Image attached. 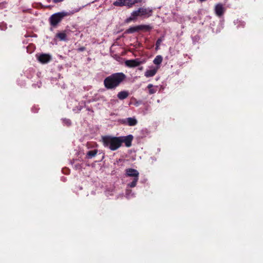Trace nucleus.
<instances>
[{
	"mask_svg": "<svg viewBox=\"0 0 263 263\" xmlns=\"http://www.w3.org/2000/svg\"><path fill=\"white\" fill-rule=\"evenodd\" d=\"M133 139L134 137L132 135L120 137L106 135L102 137V142L105 147L115 151L122 146L123 143L127 147H130Z\"/></svg>",
	"mask_w": 263,
	"mask_h": 263,
	"instance_id": "nucleus-1",
	"label": "nucleus"
},
{
	"mask_svg": "<svg viewBox=\"0 0 263 263\" xmlns=\"http://www.w3.org/2000/svg\"><path fill=\"white\" fill-rule=\"evenodd\" d=\"M126 79L123 72H117L106 77L104 80V85L107 89H113L119 86Z\"/></svg>",
	"mask_w": 263,
	"mask_h": 263,
	"instance_id": "nucleus-2",
	"label": "nucleus"
},
{
	"mask_svg": "<svg viewBox=\"0 0 263 263\" xmlns=\"http://www.w3.org/2000/svg\"><path fill=\"white\" fill-rule=\"evenodd\" d=\"M80 9H77L69 12L62 11L53 14L49 18V22L51 26L56 27L62 21L64 17L71 15L74 13L79 12Z\"/></svg>",
	"mask_w": 263,
	"mask_h": 263,
	"instance_id": "nucleus-3",
	"label": "nucleus"
},
{
	"mask_svg": "<svg viewBox=\"0 0 263 263\" xmlns=\"http://www.w3.org/2000/svg\"><path fill=\"white\" fill-rule=\"evenodd\" d=\"M126 175L133 177L132 181L128 184V186L130 187H135L139 180V173L138 171L134 168H127L126 170Z\"/></svg>",
	"mask_w": 263,
	"mask_h": 263,
	"instance_id": "nucleus-4",
	"label": "nucleus"
},
{
	"mask_svg": "<svg viewBox=\"0 0 263 263\" xmlns=\"http://www.w3.org/2000/svg\"><path fill=\"white\" fill-rule=\"evenodd\" d=\"M152 29V27H151L149 25H138L136 26H133L129 27L128 29L126 30L125 33L130 34V33H133L136 32H139L141 30H144V31H149Z\"/></svg>",
	"mask_w": 263,
	"mask_h": 263,
	"instance_id": "nucleus-5",
	"label": "nucleus"
},
{
	"mask_svg": "<svg viewBox=\"0 0 263 263\" xmlns=\"http://www.w3.org/2000/svg\"><path fill=\"white\" fill-rule=\"evenodd\" d=\"M145 63L144 60H140L139 59H135L133 60H128L125 61L126 66L129 68H134L139 66L142 64Z\"/></svg>",
	"mask_w": 263,
	"mask_h": 263,
	"instance_id": "nucleus-6",
	"label": "nucleus"
},
{
	"mask_svg": "<svg viewBox=\"0 0 263 263\" xmlns=\"http://www.w3.org/2000/svg\"><path fill=\"white\" fill-rule=\"evenodd\" d=\"M38 61L42 63L46 64L50 62L51 59V56L49 54L42 53L37 58Z\"/></svg>",
	"mask_w": 263,
	"mask_h": 263,
	"instance_id": "nucleus-7",
	"label": "nucleus"
},
{
	"mask_svg": "<svg viewBox=\"0 0 263 263\" xmlns=\"http://www.w3.org/2000/svg\"><path fill=\"white\" fill-rule=\"evenodd\" d=\"M138 11L140 13V16H145L146 17H149L152 15L153 11L149 8H144L141 7L138 9Z\"/></svg>",
	"mask_w": 263,
	"mask_h": 263,
	"instance_id": "nucleus-8",
	"label": "nucleus"
},
{
	"mask_svg": "<svg viewBox=\"0 0 263 263\" xmlns=\"http://www.w3.org/2000/svg\"><path fill=\"white\" fill-rule=\"evenodd\" d=\"M138 16H140V13L138 11V9L137 10H135V11H134L132 13H131V16L130 17H129L128 18H127L125 21V22L126 23H129L130 22H131L132 21H136L137 19V17Z\"/></svg>",
	"mask_w": 263,
	"mask_h": 263,
	"instance_id": "nucleus-9",
	"label": "nucleus"
},
{
	"mask_svg": "<svg viewBox=\"0 0 263 263\" xmlns=\"http://www.w3.org/2000/svg\"><path fill=\"white\" fill-rule=\"evenodd\" d=\"M138 16H140V13L138 11V9L137 10H135V11H134L132 13H131V16L130 17H129L128 18H127L125 21V22L126 23H129L130 22H131L132 21H136L137 19V17Z\"/></svg>",
	"mask_w": 263,
	"mask_h": 263,
	"instance_id": "nucleus-10",
	"label": "nucleus"
},
{
	"mask_svg": "<svg viewBox=\"0 0 263 263\" xmlns=\"http://www.w3.org/2000/svg\"><path fill=\"white\" fill-rule=\"evenodd\" d=\"M130 0H116L113 3V5L117 7L127 6L129 7Z\"/></svg>",
	"mask_w": 263,
	"mask_h": 263,
	"instance_id": "nucleus-11",
	"label": "nucleus"
},
{
	"mask_svg": "<svg viewBox=\"0 0 263 263\" xmlns=\"http://www.w3.org/2000/svg\"><path fill=\"white\" fill-rule=\"evenodd\" d=\"M215 14L219 17H221L224 13V9L222 4L219 3L217 4L215 7Z\"/></svg>",
	"mask_w": 263,
	"mask_h": 263,
	"instance_id": "nucleus-12",
	"label": "nucleus"
},
{
	"mask_svg": "<svg viewBox=\"0 0 263 263\" xmlns=\"http://www.w3.org/2000/svg\"><path fill=\"white\" fill-rule=\"evenodd\" d=\"M158 69V68H153L152 69L147 70L145 72L144 76L147 78L152 77L156 74Z\"/></svg>",
	"mask_w": 263,
	"mask_h": 263,
	"instance_id": "nucleus-13",
	"label": "nucleus"
},
{
	"mask_svg": "<svg viewBox=\"0 0 263 263\" xmlns=\"http://www.w3.org/2000/svg\"><path fill=\"white\" fill-rule=\"evenodd\" d=\"M129 93L127 91H121L118 92L117 97L120 100H124L127 98Z\"/></svg>",
	"mask_w": 263,
	"mask_h": 263,
	"instance_id": "nucleus-14",
	"label": "nucleus"
},
{
	"mask_svg": "<svg viewBox=\"0 0 263 263\" xmlns=\"http://www.w3.org/2000/svg\"><path fill=\"white\" fill-rule=\"evenodd\" d=\"M147 88L148 89V93L149 95H152L156 92L157 91V86L154 87L153 85L152 84H149L147 86Z\"/></svg>",
	"mask_w": 263,
	"mask_h": 263,
	"instance_id": "nucleus-15",
	"label": "nucleus"
},
{
	"mask_svg": "<svg viewBox=\"0 0 263 263\" xmlns=\"http://www.w3.org/2000/svg\"><path fill=\"white\" fill-rule=\"evenodd\" d=\"M126 121L129 126H135L137 124V120L134 118H127Z\"/></svg>",
	"mask_w": 263,
	"mask_h": 263,
	"instance_id": "nucleus-16",
	"label": "nucleus"
},
{
	"mask_svg": "<svg viewBox=\"0 0 263 263\" xmlns=\"http://www.w3.org/2000/svg\"><path fill=\"white\" fill-rule=\"evenodd\" d=\"M56 37L59 39L61 41H66L67 39V35L65 32L58 33L56 35Z\"/></svg>",
	"mask_w": 263,
	"mask_h": 263,
	"instance_id": "nucleus-17",
	"label": "nucleus"
},
{
	"mask_svg": "<svg viewBox=\"0 0 263 263\" xmlns=\"http://www.w3.org/2000/svg\"><path fill=\"white\" fill-rule=\"evenodd\" d=\"M163 60L162 57L160 55H157L153 61V63L156 65H160Z\"/></svg>",
	"mask_w": 263,
	"mask_h": 263,
	"instance_id": "nucleus-18",
	"label": "nucleus"
},
{
	"mask_svg": "<svg viewBox=\"0 0 263 263\" xmlns=\"http://www.w3.org/2000/svg\"><path fill=\"white\" fill-rule=\"evenodd\" d=\"M97 153H98L97 149L89 151L87 153L86 156L88 158H91L95 157L97 155Z\"/></svg>",
	"mask_w": 263,
	"mask_h": 263,
	"instance_id": "nucleus-19",
	"label": "nucleus"
},
{
	"mask_svg": "<svg viewBox=\"0 0 263 263\" xmlns=\"http://www.w3.org/2000/svg\"><path fill=\"white\" fill-rule=\"evenodd\" d=\"M129 2V7H132L134 5L137 3L142 2V0H130Z\"/></svg>",
	"mask_w": 263,
	"mask_h": 263,
	"instance_id": "nucleus-20",
	"label": "nucleus"
},
{
	"mask_svg": "<svg viewBox=\"0 0 263 263\" xmlns=\"http://www.w3.org/2000/svg\"><path fill=\"white\" fill-rule=\"evenodd\" d=\"M162 42V40L161 39H158L156 43V46H158V45H160L161 43Z\"/></svg>",
	"mask_w": 263,
	"mask_h": 263,
	"instance_id": "nucleus-21",
	"label": "nucleus"
},
{
	"mask_svg": "<svg viewBox=\"0 0 263 263\" xmlns=\"http://www.w3.org/2000/svg\"><path fill=\"white\" fill-rule=\"evenodd\" d=\"M64 0H53V2L55 3V4H57V3H60V2H62L63 1H64Z\"/></svg>",
	"mask_w": 263,
	"mask_h": 263,
	"instance_id": "nucleus-22",
	"label": "nucleus"
},
{
	"mask_svg": "<svg viewBox=\"0 0 263 263\" xmlns=\"http://www.w3.org/2000/svg\"><path fill=\"white\" fill-rule=\"evenodd\" d=\"M85 50V48L84 47H80L78 49L79 51H83Z\"/></svg>",
	"mask_w": 263,
	"mask_h": 263,
	"instance_id": "nucleus-23",
	"label": "nucleus"
},
{
	"mask_svg": "<svg viewBox=\"0 0 263 263\" xmlns=\"http://www.w3.org/2000/svg\"><path fill=\"white\" fill-rule=\"evenodd\" d=\"M159 46H160L159 45H158V46H156V49L158 50L159 48Z\"/></svg>",
	"mask_w": 263,
	"mask_h": 263,
	"instance_id": "nucleus-24",
	"label": "nucleus"
},
{
	"mask_svg": "<svg viewBox=\"0 0 263 263\" xmlns=\"http://www.w3.org/2000/svg\"><path fill=\"white\" fill-rule=\"evenodd\" d=\"M206 0H199L200 2H204Z\"/></svg>",
	"mask_w": 263,
	"mask_h": 263,
	"instance_id": "nucleus-25",
	"label": "nucleus"
},
{
	"mask_svg": "<svg viewBox=\"0 0 263 263\" xmlns=\"http://www.w3.org/2000/svg\"><path fill=\"white\" fill-rule=\"evenodd\" d=\"M142 68H143V67H141L140 68V69H141H141H142Z\"/></svg>",
	"mask_w": 263,
	"mask_h": 263,
	"instance_id": "nucleus-26",
	"label": "nucleus"
}]
</instances>
